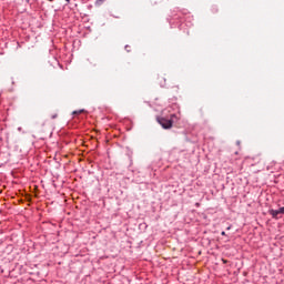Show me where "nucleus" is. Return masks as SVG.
Segmentation results:
<instances>
[{
    "instance_id": "obj_5",
    "label": "nucleus",
    "mask_w": 284,
    "mask_h": 284,
    "mask_svg": "<svg viewBox=\"0 0 284 284\" xmlns=\"http://www.w3.org/2000/svg\"><path fill=\"white\" fill-rule=\"evenodd\" d=\"M51 119H57V114H53V115L51 116Z\"/></svg>"
},
{
    "instance_id": "obj_7",
    "label": "nucleus",
    "mask_w": 284,
    "mask_h": 284,
    "mask_svg": "<svg viewBox=\"0 0 284 284\" xmlns=\"http://www.w3.org/2000/svg\"><path fill=\"white\" fill-rule=\"evenodd\" d=\"M223 261V263H227V261L226 260H222Z\"/></svg>"
},
{
    "instance_id": "obj_1",
    "label": "nucleus",
    "mask_w": 284,
    "mask_h": 284,
    "mask_svg": "<svg viewBox=\"0 0 284 284\" xmlns=\"http://www.w3.org/2000/svg\"><path fill=\"white\" fill-rule=\"evenodd\" d=\"M159 123H160V125H162V128L164 130H170L173 125L172 120H169V119H165V118L159 119Z\"/></svg>"
},
{
    "instance_id": "obj_4",
    "label": "nucleus",
    "mask_w": 284,
    "mask_h": 284,
    "mask_svg": "<svg viewBox=\"0 0 284 284\" xmlns=\"http://www.w3.org/2000/svg\"><path fill=\"white\" fill-rule=\"evenodd\" d=\"M221 235H222V236H226V234H225V232H224V231H222Z\"/></svg>"
},
{
    "instance_id": "obj_3",
    "label": "nucleus",
    "mask_w": 284,
    "mask_h": 284,
    "mask_svg": "<svg viewBox=\"0 0 284 284\" xmlns=\"http://www.w3.org/2000/svg\"><path fill=\"white\" fill-rule=\"evenodd\" d=\"M83 112H84V110L73 111V114H81V113H83Z\"/></svg>"
},
{
    "instance_id": "obj_6",
    "label": "nucleus",
    "mask_w": 284,
    "mask_h": 284,
    "mask_svg": "<svg viewBox=\"0 0 284 284\" xmlns=\"http://www.w3.org/2000/svg\"><path fill=\"white\" fill-rule=\"evenodd\" d=\"M226 230H232V226H227V229Z\"/></svg>"
},
{
    "instance_id": "obj_2",
    "label": "nucleus",
    "mask_w": 284,
    "mask_h": 284,
    "mask_svg": "<svg viewBox=\"0 0 284 284\" xmlns=\"http://www.w3.org/2000/svg\"><path fill=\"white\" fill-rule=\"evenodd\" d=\"M268 214H271V216H273L274 219H278L280 214H284V206L280 207L278 210H270Z\"/></svg>"
},
{
    "instance_id": "obj_8",
    "label": "nucleus",
    "mask_w": 284,
    "mask_h": 284,
    "mask_svg": "<svg viewBox=\"0 0 284 284\" xmlns=\"http://www.w3.org/2000/svg\"><path fill=\"white\" fill-rule=\"evenodd\" d=\"M65 1H67V3H70L71 0H65Z\"/></svg>"
},
{
    "instance_id": "obj_9",
    "label": "nucleus",
    "mask_w": 284,
    "mask_h": 284,
    "mask_svg": "<svg viewBox=\"0 0 284 284\" xmlns=\"http://www.w3.org/2000/svg\"><path fill=\"white\" fill-rule=\"evenodd\" d=\"M49 1H54V0H49Z\"/></svg>"
}]
</instances>
